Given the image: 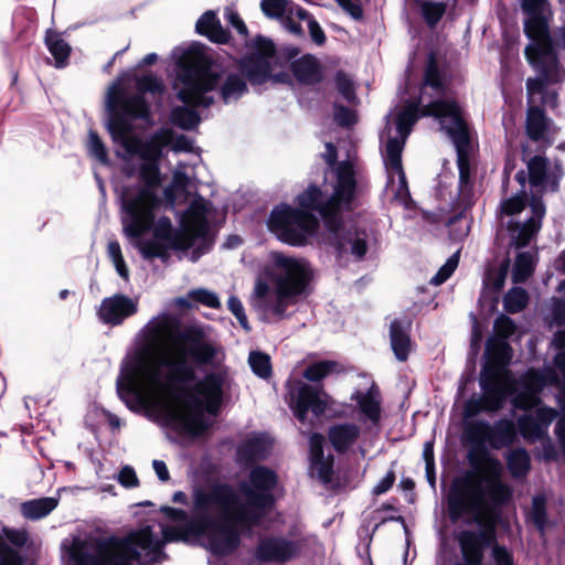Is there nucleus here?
<instances>
[{"instance_id": "42", "label": "nucleus", "mask_w": 565, "mask_h": 565, "mask_svg": "<svg viewBox=\"0 0 565 565\" xmlns=\"http://www.w3.org/2000/svg\"><path fill=\"white\" fill-rule=\"evenodd\" d=\"M530 518H531L532 522L535 524V526L541 532H544L546 523H547L546 499L544 495L533 497Z\"/></svg>"}, {"instance_id": "18", "label": "nucleus", "mask_w": 565, "mask_h": 565, "mask_svg": "<svg viewBox=\"0 0 565 565\" xmlns=\"http://www.w3.org/2000/svg\"><path fill=\"white\" fill-rule=\"evenodd\" d=\"M526 14L524 31L535 45L551 44L547 20L544 15L545 0H520Z\"/></svg>"}, {"instance_id": "44", "label": "nucleus", "mask_w": 565, "mask_h": 565, "mask_svg": "<svg viewBox=\"0 0 565 565\" xmlns=\"http://www.w3.org/2000/svg\"><path fill=\"white\" fill-rule=\"evenodd\" d=\"M200 161V157H196V161L193 162H178L172 177L171 188L175 190H185L191 186V177L188 174L186 170L189 167H194L196 162Z\"/></svg>"}, {"instance_id": "52", "label": "nucleus", "mask_w": 565, "mask_h": 565, "mask_svg": "<svg viewBox=\"0 0 565 565\" xmlns=\"http://www.w3.org/2000/svg\"><path fill=\"white\" fill-rule=\"evenodd\" d=\"M334 121L342 127H350L356 122V115L350 108L334 104Z\"/></svg>"}, {"instance_id": "1", "label": "nucleus", "mask_w": 565, "mask_h": 565, "mask_svg": "<svg viewBox=\"0 0 565 565\" xmlns=\"http://www.w3.org/2000/svg\"><path fill=\"white\" fill-rule=\"evenodd\" d=\"M277 483L275 471L256 466L237 488L224 482L195 488L196 519L184 529L151 521L121 536L74 535L62 542V548L73 565H152L167 558V543L192 537L214 555H230L239 547L242 534L249 533L273 508Z\"/></svg>"}, {"instance_id": "43", "label": "nucleus", "mask_w": 565, "mask_h": 565, "mask_svg": "<svg viewBox=\"0 0 565 565\" xmlns=\"http://www.w3.org/2000/svg\"><path fill=\"white\" fill-rule=\"evenodd\" d=\"M337 363L332 361H319L310 364L303 372V377L310 382H319L332 373Z\"/></svg>"}, {"instance_id": "4", "label": "nucleus", "mask_w": 565, "mask_h": 565, "mask_svg": "<svg viewBox=\"0 0 565 565\" xmlns=\"http://www.w3.org/2000/svg\"><path fill=\"white\" fill-rule=\"evenodd\" d=\"M332 172L335 181L329 198H326L317 185H309L297 198L301 209L287 204L276 206L269 215L267 225L279 241L292 246H302L318 228V218L311 213L317 212L330 231L329 241L334 247L338 259L360 260L367 250V235L354 227H343L339 217L342 210L353 207L356 190L355 172L352 163L347 161L335 166Z\"/></svg>"}, {"instance_id": "29", "label": "nucleus", "mask_w": 565, "mask_h": 565, "mask_svg": "<svg viewBox=\"0 0 565 565\" xmlns=\"http://www.w3.org/2000/svg\"><path fill=\"white\" fill-rule=\"evenodd\" d=\"M535 253L532 250L521 252L516 255L513 268L512 279L514 282H524L533 274L535 268Z\"/></svg>"}, {"instance_id": "3", "label": "nucleus", "mask_w": 565, "mask_h": 565, "mask_svg": "<svg viewBox=\"0 0 565 565\" xmlns=\"http://www.w3.org/2000/svg\"><path fill=\"white\" fill-rule=\"evenodd\" d=\"M434 116L439 120L440 128L451 139L457 151L459 169V200L465 206L471 204L473 182L468 157L470 138L468 126L461 107L446 96V88L438 65L430 56L428 58L424 82L417 99L407 100L394 118V132L387 115V122L381 134V152L387 173V185L394 191L395 199L401 204L409 200L406 177L402 166V152L413 126L420 117Z\"/></svg>"}, {"instance_id": "36", "label": "nucleus", "mask_w": 565, "mask_h": 565, "mask_svg": "<svg viewBox=\"0 0 565 565\" xmlns=\"http://www.w3.org/2000/svg\"><path fill=\"white\" fill-rule=\"evenodd\" d=\"M527 301V291L522 287H513L503 297V308L509 313H518L526 307Z\"/></svg>"}, {"instance_id": "37", "label": "nucleus", "mask_w": 565, "mask_h": 565, "mask_svg": "<svg viewBox=\"0 0 565 565\" xmlns=\"http://www.w3.org/2000/svg\"><path fill=\"white\" fill-rule=\"evenodd\" d=\"M425 22L434 28L446 12V3L429 0H416Z\"/></svg>"}, {"instance_id": "57", "label": "nucleus", "mask_w": 565, "mask_h": 565, "mask_svg": "<svg viewBox=\"0 0 565 565\" xmlns=\"http://www.w3.org/2000/svg\"><path fill=\"white\" fill-rule=\"evenodd\" d=\"M557 411L551 407L546 406H540L535 411L534 418L539 420L540 424H542L547 431L548 426L557 417Z\"/></svg>"}, {"instance_id": "40", "label": "nucleus", "mask_w": 565, "mask_h": 565, "mask_svg": "<svg viewBox=\"0 0 565 565\" xmlns=\"http://www.w3.org/2000/svg\"><path fill=\"white\" fill-rule=\"evenodd\" d=\"M295 10L296 17L299 20L307 21L308 30L312 41L318 45H322L326 42V35L317 20L313 19L311 14L301 7H296Z\"/></svg>"}, {"instance_id": "25", "label": "nucleus", "mask_w": 565, "mask_h": 565, "mask_svg": "<svg viewBox=\"0 0 565 565\" xmlns=\"http://www.w3.org/2000/svg\"><path fill=\"white\" fill-rule=\"evenodd\" d=\"M507 467L513 479L525 478L531 469V457L524 448H515L505 455Z\"/></svg>"}, {"instance_id": "45", "label": "nucleus", "mask_w": 565, "mask_h": 565, "mask_svg": "<svg viewBox=\"0 0 565 565\" xmlns=\"http://www.w3.org/2000/svg\"><path fill=\"white\" fill-rule=\"evenodd\" d=\"M188 298L211 309L221 308V301L218 296L215 292L205 288L190 290L188 292Z\"/></svg>"}, {"instance_id": "33", "label": "nucleus", "mask_w": 565, "mask_h": 565, "mask_svg": "<svg viewBox=\"0 0 565 565\" xmlns=\"http://www.w3.org/2000/svg\"><path fill=\"white\" fill-rule=\"evenodd\" d=\"M518 427L522 437L530 443L543 439L547 435L544 426L532 415L520 416Z\"/></svg>"}, {"instance_id": "51", "label": "nucleus", "mask_w": 565, "mask_h": 565, "mask_svg": "<svg viewBox=\"0 0 565 565\" xmlns=\"http://www.w3.org/2000/svg\"><path fill=\"white\" fill-rule=\"evenodd\" d=\"M494 329L495 338L508 340L515 332V324L511 318L501 315L494 321Z\"/></svg>"}, {"instance_id": "35", "label": "nucleus", "mask_w": 565, "mask_h": 565, "mask_svg": "<svg viewBox=\"0 0 565 565\" xmlns=\"http://www.w3.org/2000/svg\"><path fill=\"white\" fill-rule=\"evenodd\" d=\"M486 500L489 499L493 504L501 505L510 501L512 489L502 480H489L483 488Z\"/></svg>"}, {"instance_id": "2", "label": "nucleus", "mask_w": 565, "mask_h": 565, "mask_svg": "<svg viewBox=\"0 0 565 565\" xmlns=\"http://www.w3.org/2000/svg\"><path fill=\"white\" fill-rule=\"evenodd\" d=\"M145 343L131 365L122 366L116 388L130 408H146L159 415L173 428L189 434H202L218 413L226 372H215L195 383L192 391L181 385L194 380V364H213L218 350L205 341L203 326L177 330L168 313L151 319L142 330Z\"/></svg>"}, {"instance_id": "19", "label": "nucleus", "mask_w": 565, "mask_h": 565, "mask_svg": "<svg viewBox=\"0 0 565 565\" xmlns=\"http://www.w3.org/2000/svg\"><path fill=\"white\" fill-rule=\"evenodd\" d=\"M137 311V300L124 294H115L102 300L97 309V316L105 324L119 326Z\"/></svg>"}, {"instance_id": "54", "label": "nucleus", "mask_w": 565, "mask_h": 565, "mask_svg": "<svg viewBox=\"0 0 565 565\" xmlns=\"http://www.w3.org/2000/svg\"><path fill=\"white\" fill-rule=\"evenodd\" d=\"M484 478L486 482L489 480H501L503 477V466L499 459L490 458L486 461L484 467Z\"/></svg>"}, {"instance_id": "26", "label": "nucleus", "mask_w": 565, "mask_h": 565, "mask_svg": "<svg viewBox=\"0 0 565 565\" xmlns=\"http://www.w3.org/2000/svg\"><path fill=\"white\" fill-rule=\"evenodd\" d=\"M296 78L305 84H315L321 81V70L318 61L312 56H303L294 64Z\"/></svg>"}, {"instance_id": "41", "label": "nucleus", "mask_w": 565, "mask_h": 565, "mask_svg": "<svg viewBox=\"0 0 565 565\" xmlns=\"http://www.w3.org/2000/svg\"><path fill=\"white\" fill-rule=\"evenodd\" d=\"M107 255L111 263L114 264L117 274L124 278L125 280H128L129 278V270L125 263L121 247L117 241H109L107 244Z\"/></svg>"}, {"instance_id": "9", "label": "nucleus", "mask_w": 565, "mask_h": 565, "mask_svg": "<svg viewBox=\"0 0 565 565\" xmlns=\"http://www.w3.org/2000/svg\"><path fill=\"white\" fill-rule=\"evenodd\" d=\"M135 82L138 93L122 98L120 97L119 84H113L107 93L106 107L111 113L121 108L122 113L130 118L148 120L150 109L143 94L149 93L152 96L161 97L164 93V84L160 77L152 73L137 76Z\"/></svg>"}, {"instance_id": "49", "label": "nucleus", "mask_w": 565, "mask_h": 565, "mask_svg": "<svg viewBox=\"0 0 565 565\" xmlns=\"http://www.w3.org/2000/svg\"><path fill=\"white\" fill-rule=\"evenodd\" d=\"M335 87L339 94L349 103H353L356 98L353 82L343 73L335 75Z\"/></svg>"}, {"instance_id": "55", "label": "nucleus", "mask_w": 565, "mask_h": 565, "mask_svg": "<svg viewBox=\"0 0 565 565\" xmlns=\"http://www.w3.org/2000/svg\"><path fill=\"white\" fill-rule=\"evenodd\" d=\"M324 437L321 434H312L309 438L310 460H320L323 456Z\"/></svg>"}, {"instance_id": "15", "label": "nucleus", "mask_w": 565, "mask_h": 565, "mask_svg": "<svg viewBox=\"0 0 565 565\" xmlns=\"http://www.w3.org/2000/svg\"><path fill=\"white\" fill-rule=\"evenodd\" d=\"M525 54L531 64L540 68L542 77L527 78L526 92L530 98L541 95L545 88L547 81H553L552 72L558 70V62L555 53L551 49V44L529 46Z\"/></svg>"}, {"instance_id": "30", "label": "nucleus", "mask_w": 565, "mask_h": 565, "mask_svg": "<svg viewBox=\"0 0 565 565\" xmlns=\"http://www.w3.org/2000/svg\"><path fill=\"white\" fill-rule=\"evenodd\" d=\"M182 103L184 104L183 106L174 107L171 110V121L182 129L191 130L200 122V116L194 109V107H199L200 105Z\"/></svg>"}, {"instance_id": "7", "label": "nucleus", "mask_w": 565, "mask_h": 565, "mask_svg": "<svg viewBox=\"0 0 565 565\" xmlns=\"http://www.w3.org/2000/svg\"><path fill=\"white\" fill-rule=\"evenodd\" d=\"M312 277L313 270L305 258L275 253L270 274L274 286L257 278L249 305L264 322L277 323L288 319L289 309L301 296L308 294Z\"/></svg>"}, {"instance_id": "58", "label": "nucleus", "mask_w": 565, "mask_h": 565, "mask_svg": "<svg viewBox=\"0 0 565 565\" xmlns=\"http://www.w3.org/2000/svg\"><path fill=\"white\" fill-rule=\"evenodd\" d=\"M225 20L228 24H231L241 35L247 36L248 30L244 21L241 19L239 14L232 10L226 9L225 11Z\"/></svg>"}, {"instance_id": "13", "label": "nucleus", "mask_w": 565, "mask_h": 565, "mask_svg": "<svg viewBox=\"0 0 565 565\" xmlns=\"http://www.w3.org/2000/svg\"><path fill=\"white\" fill-rule=\"evenodd\" d=\"M307 541L305 536L267 535L259 540L255 557L263 563L285 564L301 555Z\"/></svg>"}, {"instance_id": "60", "label": "nucleus", "mask_w": 565, "mask_h": 565, "mask_svg": "<svg viewBox=\"0 0 565 565\" xmlns=\"http://www.w3.org/2000/svg\"><path fill=\"white\" fill-rule=\"evenodd\" d=\"M4 535L11 544L18 547L24 546L29 540L28 533L22 530H4Z\"/></svg>"}, {"instance_id": "47", "label": "nucleus", "mask_w": 565, "mask_h": 565, "mask_svg": "<svg viewBox=\"0 0 565 565\" xmlns=\"http://www.w3.org/2000/svg\"><path fill=\"white\" fill-rule=\"evenodd\" d=\"M459 250L454 253L447 262L439 268L435 276L431 277L430 284L434 286H439L444 284L458 267L459 263Z\"/></svg>"}, {"instance_id": "31", "label": "nucleus", "mask_w": 565, "mask_h": 565, "mask_svg": "<svg viewBox=\"0 0 565 565\" xmlns=\"http://www.w3.org/2000/svg\"><path fill=\"white\" fill-rule=\"evenodd\" d=\"M487 352L492 355L494 360L493 365H486L484 367H502L510 362L512 352L509 343L504 339L490 338L487 342Z\"/></svg>"}, {"instance_id": "62", "label": "nucleus", "mask_w": 565, "mask_h": 565, "mask_svg": "<svg viewBox=\"0 0 565 565\" xmlns=\"http://www.w3.org/2000/svg\"><path fill=\"white\" fill-rule=\"evenodd\" d=\"M340 7L348 11L353 18L360 19L362 17V9L360 0H337Z\"/></svg>"}, {"instance_id": "17", "label": "nucleus", "mask_w": 565, "mask_h": 565, "mask_svg": "<svg viewBox=\"0 0 565 565\" xmlns=\"http://www.w3.org/2000/svg\"><path fill=\"white\" fill-rule=\"evenodd\" d=\"M531 216L523 223L510 222L508 224L509 246L520 249L530 245L542 226L545 215V205L541 199H533L530 203Z\"/></svg>"}, {"instance_id": "63", "label": "nucleus", "mask_w": 565, "mask_h": 565, "mask_svg": "<svg viewBox=\"0 0 565 565\" xmlns=\"http://www.w3.org/2000/svg\"><path fill=\"white\" fill-rule=\"evenodd\" d=\"M523 382L533 385L536 390L542 388L544 386L543 376L537 370H529L523 375Z\"/></svg>"}, {"instance_id": "50", "label": "nucleus", "mask_w": 565, "mask_h": 565, "mask_svg": "<svg viewBox=\"0 0 565 565\" xmlns=\"http://www.w3.org/2000/svg\"><path fill=\"white\" fill-rule=\"evenodd\" d=\"M548 321L552 326H564L565 324V300L553 297L550 305Z\"/></svg>"}, {"instance_id": "8", "label": "nucleus", "mask_w": 565, "mask_h": 565, "mask_svg": "<svg viewBox=\"0 0 565 565\" xmlns=\"http://www.w3.org/2000/svg\"><path fill=\"white\" fill-rule=\"evenodd\" d=\"M211 210L212 204L202 196H198L188 207L180 232L173 233L170 218L162 216L152 224L153 235L159 239L171 241L175 249L186 250L195 244V239L206 236Z\"/></svg>"}, {"instance_id": "24", "label": "nucleus", "mask_w": 565, "mask_h": 565, "mask_svg": "<svg viewBox=\"0 0 565 565\" xmlns=\"http://www.w3.org/2000/svg\"><path fill=\"white\" fill-rule=\"evenodd\" d=\"M198 33L206 36L210 41L224 44L230 41V33L226 31L213 11L204 12L195 24Z\"/></svg>"}, {"instance_id": "14", "label": "nucleus", "mask_w": 565, "mask_h": 565, "mask_svg": "<svg viewBox=\"0 0 565 565\" xmlns=\"http://www.w3.org/2000/svg\"><path fill=\"white\" fill-rule=\"evenodd\" d=\"M352 412L364 431L380 426L382 419V395L375 383L366 391L356 390L351 395Z\"/></svg>"}, {"instance_id": "56", "label": "nucleus", "mask_w": 565, "mask_h": 565, "mask_svg": "<svg viewBox=\"0 0 565 565\" xmlns=\"http://www.w3.org/2000/svg\"><path fill=\"white\" fill-rule=\"evenodd\" d=\"M118 482L125 488H134L137 487L139 481L136 475V471L130 466H125L118 473L117 477Z\"/></svg>"}, {"instance_id": "53", "label": "nucleus", "mask_w": 565, "mask_h": 565, "mask_svg": "<svg viewBox=\"0 0 565 565\" xmlns=\"http://www.w3.org/2000/svg\"><path fill=\"white\" fill-rule=\"evenodd\" d=\"M312 471L322 482H329L332 475V461L326 460L324 457L320 460H310Z\"/></svg>"}, {"instance_id": "61", "label": "nucleus", "mask_w": 565, "mask_h": 565, "mask_svg": "<svg viewBox=\"0 0 565 565\" xmlns=\"http://www.w3.org/2000/svg\"><path fill=\"white\" fill-rule=\"evenodd\" d=\"M492 557L497 565H513L511 554L503 546H499V545L493 546Z\"/></svg>"}, {"instance_id": "39", "label": "nucleus", "mask_w": 565, "mask_h": 565, "mask_svg": "<svg viewBox=\"0 0 565 565\" xmlns=\"http://www.w3.org/2000/svg\"><path fill=\"white\" fill-rule=\"evenodd\" d=\"M530 183L533 186L543 184L546 178L547 162L541 156H535L527 162Z\"/></svg>"}, {"instance_id": "38", "label": "nucleus", "mask_w": 565, "mask_h": 565, "mask_svg": "<svg viewBox=\"0 0 565 565\" xmlns=\"http://www.w3.org/2000/svg\"><path fill=\"white\" fill-rule=\"evenodd\" d=\"M248 364L253 373L264 380L271 376L270 356L260 351H252L248 355Z\"/></svg>"}, {"instance_id": "27", "label": "nucleus", "mask_w": 565, "mask_h": 565, "mask_svg": "<svg viewBox=\"0 0 565 565\" xmlns=\"http://www.w3.org/2000/svg\"><path fill=\"white\" fill-rule=\"evenodd\" d=\"M58 504L52 497L34 499L22 503L21 512L29 520H40L49 515Z\"/></svg>"}, {"instance_id": "46", "label": "nucleus", "mask_w": 565, "mask_h": 565, "mask_svg": "<svg viewBox=\"0 0 565 565\" xmlns=\"http://www.w3.org/2000/svg\"><path fill=\"white\" fill-rule=\"evenodd\" d=\"M527 203V196L525 192L518 193L507 200H503L500 204V212L507 216H513L521 213Z\"/></svg>"}, {"instance_id": "20", "label": "nucleus", "mask_w": 565, "mask_h": 565, "mask_svg": "<svg viewBox=\"0 0 565 565\" xmlns=\"http://www.w3.org/2000/svg\"><path fill=\"white\" fill-rule=\"evenodd\" d=\"M493 540V533L490 529L480 531H461L458 534V543L460 545L463 558L468 565H481L483 558V550Z\"/></svg>"}, {"instance_id": "12", "label": "nucleus", "mask_w": 565, "mask_h": 565, "mask_svg": "<svg viewBox=\"0 0 565 565\" xmlns=\"http://www.w3.org/2000/svg\"><path fill=\"white\" fill-rule=\"evenodd\" d=\"M286 386L288 390L286 399L295 416L302 423L309 411L319 416L329 407L330 396L321 388L298 379L288 380Z\"/></svg>"}, {"instance_id": "28", "label": "nucleus", "mask_w": 565, "mask_h": 565, "mask_svg": "<svg viewBox=\"0 0 565 565\" xmlns=\"http://www.w3.org/2000/svg\"><path fill=\"white\" fill-rule=\"evenodd\" d=\"M548 120L540 107L531 106L526 114V132L530 139L539 141L544 138Z\"/></svg>"}, {"instance_id": "16", "label": "nucleus", "mask_w": 565, "mask_h": 565, "mask_svg": "<svg viewBox=\"0 0 565 565\" xmlns=\"http://www.w3.org/2000/svg\"><path fill=\"white\" fill-rule=\"evenodd\" d=\"M471 437L487 441L493 449H501L514 443L516 431L511 419L502 418L493 425L486 420H478L468 427Z\"/></svg>"}, {"instance_id": "64", "label": "nucleus", "mask_w": 565, "mask_h": 565, "mask_svg": "<svg viewBox=\"0 0 565 565\" xmlns=\"http://www.w3.org/2000/svg\"><path fill=\"white\" fill-rule=\"evenodd\" d=\"M0 565H22V558L14 550L4 551L0 557Z\"/></svg>"}, {"instance_id": "21", "label": "nucleus", "mask_w": 565, "mask_h": 565, "mask_svg": "<svg viewBox=\"0 0 565 565\" xmlns=\"http://www.w3.org/2000/svg\"><path fill=\"white\" fill-rule=\"evenodd\" d=\"M362 429L354 423L334 424L328 430V439L338 454H345L358 443Z\"/></svg>"}, {"instance_id": "6", "label": "nucleus", "mask_w": 565, "mask_h": 565, "mask_svg": "<svg viewBox=\"0 0 565 565\" xmlns=\"http://www.w3.org/2000/svg\"><path fill=\"white\" fill-rule=\"evenodd\" d=\"M253 49V53L242 61L241 71L210 66L200 53L198 62H178L172 82L177 98L185 104L209 107L214 103L213 92L217 90L222 100L230 104L247 93L246 79L252 85L264 84L270 78L276 49L264 36L254 39Z\"/></svg>"}, {"instance_id": "34", "label": "nucleus", "mask_w": 565, "mask_h": 565, "mask_svg": "<svg viewBox=\"0 0 565 565\" xmlns=\"http://www.w3.org/2000/svg\"><path fill=\"white\" fill-rule=\"evenodd\" d=\"M294 4L290 0H262L260 10L265 17L273 20L282 19L287 13L296 14Z\"/></svg>"}, {"instance_id": "23", "label": "nucleus", "mask_w": 565, "mask_h": 565, "mask_svg": "<svg viewBox=\"0 0 565 565\" xmlns=\"http://www.w3.org/2000/svg\"><path fill=\"white\" fill-rule=\"evenodd\" d=\"M411 322L409 321H401L393 320L390 327V339L391 347L396 356V359L401 362H404L408 359L412 342L409 337Z\"/></svg>"}, {"instance_id": "5", "label": "nucleus", "mask_w": 565, "mask_h": 565, "mask_svg": "<svg viewBox=\"0 0 565 565\" xmlns=\"http://www.w3.org/2000/svg\"><path fill=\"white\" fill-rule=\"evenodd\" d=\"M107 127L117 146V156L125 160L124 173L128 178L135 174L139 178L137 186H126L121 193L122 232L145 259H163L167 253L162 245L157 241H143L142 236L152 228L156 210L161 204L157 194L160 184L158 160L162 148L171 142V134L160 130L150 141L143 142L132 134L131 125L117 115L108 121Z\"/></svg>"}, {"instance_id": "22", "label": "nucleus", "mask_w": 565, "mask_h": 565, "mask_svg": "<svg viewBox=\"0 0 565 565\" xmlns=\"http://www.w3.org/2000/svg\"><path fill=\"white\" fill-rule=\"evenodd\" d=\"M273 441L266 434H252L237 448V455L246 462L266 458L271 450Z\"/></svg>"}, {"instance_id": "48", "label": "nucleus", "mask_w": 565, "mask_h": 565, "mask_svg": "<svg viewBox=\"0 0 565 565\" xmlns=\"http://www.w3.org/2000/svg\"><path fill=\"white\" fill-rule=\"evenodd\" d=\"M87 148L89 154L97 159L100 163H108L106 148L102 142L100 138L98 137V135L94 130H89Z\"/></svg>"}, {"instance_id": "10", "label": "nucleus", "mask_w": 565, "mask_h": 565, "mask_svg": "<svg viewBox=\"0 0 565 565\" xmlns=\"http://www.w3.org/2000/svg\"><path fill=\"white\" fill-rule=\"evenodd\" d=\"M479 385L483 391V396L469 403V414L476 415L482 411L497 412L503 407L511 388L509 371L502 367H482Z\"/></svg>"}, {"instance_id": "32", "label": "nucleus", "mask_w": 565, "mask_h": 565, "mask_svg": "<svg viewBox=\"0 0 565 565\" xmlns=\"http://www.w3.org/2000/svg\"><path fill=\"white\" fill-rule=\"evenodd\" d=\"M45 43L50 53L55 58V66L63 67L71 53L68 43L55 32H47Z\"/></svg>"}, {"instance_id": "11", "label": "nucleus", "mask_w": 565, "mask_h": 565, "mask_svg": "<svg viewBox=\"0 0 565 565\" xmlns=\"http://www.w3.org/2000/svg\"><path fill=\"white\" fill-rule=\"evenodd\" d=\"M486 509V492L482 486L472 480H462L457 483L448 497V510L450 519L456 522L463 514H471L473 521L481 523Z\"/></svg>"}, {"instance_id": "59", "label": "nucleus", "mask_w": 565, "mask_h": 565, "mask_svg": "<svg viewBox=\"0 0 565 565\" xmlns=\"http://www.w3.org/2000/svg\"><path fill=\"white\" fill-rule=\"evenodd\" d=\"M395 480V472L393 470H388L386 475L374 486L372 493L381 495L387 492L393 487Z\"/></svg>"}]
</instances>
